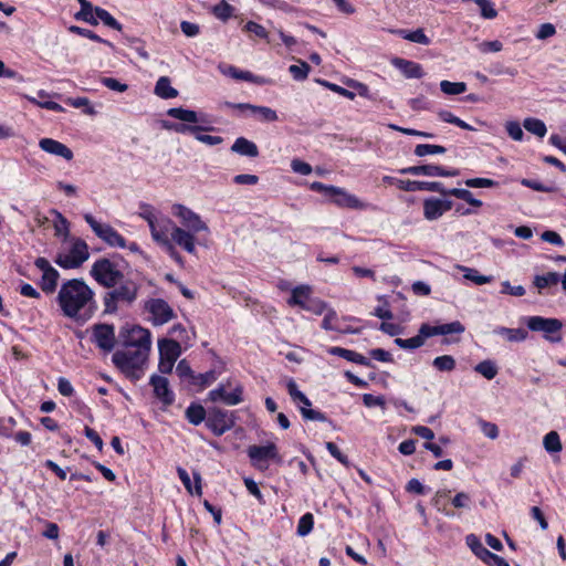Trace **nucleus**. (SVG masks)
Instances as JSON below:
<instances>
[{
  "mask_svg": "<svg viewBox=\"0 0 566 566\" xmlns=\"http://www.w3.org/2000/svg\"><path fill=\"white\" fill-rule=\"evenodd\" d=\"M167 115L169 117L176 118L180 122L188 123L191 125H197V124L203 122L202 118L197 114V112L191 111V109H186L182 107L169 108L167 111Z\"/></svg>",
  "mask_w": 566,
  "mask_h": 566,
  "instance_id": "26",
  "label": "nucleus"
},
{
  "mask_svg": "<svg viewBox=\"0 0 566 566\" xmlns=\"http://www.w3.org/2000/svg\"><path fill=\"white\" fill-rule=\"evenodd\" d=\"M167 115L169 117L176 118L180 122L188 123L191 125H197V124L203 122L202 118L197 114V112L191 111V109H186L182 107L169 108L167 111Z\"/></svg>",
  "mask_w": 566,
  "mask_h": 566,
  "instance_id": "27",
  "label": "nucleus"
},
{
  "mask_svg": "<svg viewBox=\"0 0 566 566\" xmlns=\"http://www.w3.org/2000/svg\"><path fill=\"white\" fill-rule=\"evenodd\" d=\"M149 352L132 347H124L113 355V363L125 375L132 378H139L140 371L148 359Z\"/></svg>",
  "mask_w": 566,
  "mask_h": 566,
  "instance_id": "3",
  "label": "nucleus"
},
{
  "mask_svg": "<svg viewBox=\"0 0 566 566\" xmlns=\"http://www.w3.org/2000/svg\"><path fill=\"white\" fill-rule=\"evenodd\" d=\"M93 296V291L84 281L73 279L61 285L56 301L64 316L77 318L90 306Z\"/></svg>",
  "mask_w": 566,
  "mask_h": 566,
  "instance_id": "2",
  "label": "nucleus"
},
{
  "mask_svg": "<svg viewBox=\"0 0 566 566\" xmlns=\"http://www.w3.org/2000/svg\"><path fill=\"white\" fill-rule=\"evenodd\" d=\"M219 71L223 75L230 76L234 80L252 82V83H255L259 85H264V84L269 83V80H266L265 77L253 75L249 71H241L233 65H222L221 64V65H219Z\"/></svg>",
  "mask_w": 566,
  "mask_h": 566,
  "instance_id": "22",
  "label": "nucleus"
},
{
  "mask_svg": "<svg viewBox=\"0 0 566 566\" xmlns=\"http://www.w3.org/2000/svg\"><path fill=\"white\" fill-rule=\"evenodd\" d=\"M449 491L439 490L436 492L432 499V505L439 511L442 512L448 517H453L455 514L449 510H447V504L444 500L448 497Z\"/></svg>",
  "mask_w": 566,
  "mask_h": 566,
  "instance_id": "42",
  "label": "nucleus"
},
{
  "mask_svg": "<svg viewBox=\"0 0 566 566\" xmlns=\"http://www.w3.org/2000/svg\"><path fill=\"white\" fill-rule=\"evenodd\" d=\"M470 188H490L496 185V182L489 178H470L464 181Z\"/></svg>",
  "mask_w": 566,
  "mask_h": 566,
  "instance_id": "63",
  "label": "nucleus"
},
{
  "mask_svg": "<svg viewBox=\"0 0 566 566\" xmlns=\"http://www.w3.org/2000/svg\"><path fill=\"white\" fill-rule=\"evenodd\" d=\"M35 266L42 271L41 289L45 293H53L60 277L59 272L50 264L45 258H38L34 262Z\"/></svg>",
  "mask_w": 566,
  "mask_h": 566,
  "instance_id": "15",
  "label": "nucleus"
},
{
  "mask_svg": "<svg viewBox=\"0 0 566 566\" xmlns=\"http://www.w3.org/2000/svg\"><path fill=\"white\" fill-rule=\"evenodd\" d=\"M250 113L261 122L271 123L277 120L276 112L266 106L253 105L250 107Z\"/></svg>",
  "mask_w": 566,
  "mask_h": 566,
  "instance_id": "36",
  "label": "nucleus"
},
{
  "mask_svg": "<svg viewBox=\"0 0 566 566\" xmlns=\"http://www.w3.org/2000/svg\"><path fill=\"white\" fill-rule=\"evenodd\" d=\"M465 541L468 546L475 554V556H478L482 562H484L489 566H510L504 558L486 549L475 535H468Z\"/></svg>",
  "mask_w": 566,
  "mask_h": 566,
  "instance_id": "14",
  "label": "nucleus"
},
{
  "mask_svg": "<svg viewBox=\"0 0 566 566\" xmlns=\"http://www.w3.org/2000/svg\"><path fill=\"white\" fill-rule=\"evenodd\" d=\"M457 269L460 270L461 272H463L464 279L472 281L476 285L488 284V283H491L493 280L492 276L482 275L479 273L478 270H475L473 268H468L464 265H457Z\"/></svg>",
  "mask_w": 566,
  "mask_h": 566,
  "instance_id": "33",
  "label": "nucleus"
},
{
  "mask_svg": "<svg viewBox=\"0 0 566 566\" xmlns=\"http://www.w3.org/2000/svg\"><path fill=\"white\" fill-rule=\"evenodd\" d=\"M231 151L248 157H256L259 155L258 146L244 137H239L235 139L231 146Z\"/></svg>",
  "mask_w": 566,
  "mask_h": 566,
  "instance_id": "29",
  "label": "nucleus"
},
{
  "mask_svg": "<svg viewBox=\"0 0 566 566\" xmlns=\"http://www.w3.org/2000/svg\"><path fill=\"white\" fill-rule=\"evenodd\" d=\"M154 93L165 99L178 96V91L170 85V78L168 76H160L158 78Z\"/></svg>",
  "mask_w": 566,
  "mask_h": 566,
  "instance_id": "32",
  "label": "nucleus"
},
{
  "mask_svg": "<svg viewBox=\"0 0 566 566\" xmlns=\"http://www.w3.org/2000/svg\"><path fill=\"white\" fill-rule=\"evenodd\" d=\"M234 423V418L229 411L217 407L209 409L207 426L216 436H222L233 428Z\"/></svg>",
  "mask_w": 566,
  "mask_h": 566,
  "instance_id": "12",
  "label": "nucleus"
},
{
  "mask_svg": "<svg viewBox=\"0 0 566 566\" xmlns=\"http://www.w3.org/2000/svg\"><path fill=\"white\" fill-rule=\"evenodd\" d=\"M138 216L148 223L153 240L175 259L179 260L175 244L190 254L196 253L195 240L191 234L176 226L168 217L157 212L151 206L142 205Z\"/></svg>",
  "mask_w": 566,
  "mask_h": 566,
  "instance_id": "1",
  "label": "nucleus"
},
{
  "mask_svg": "<svg viewBox=\"0 0 566 566\" xmlns=\"http://www.w3.org/2000/svg\"><path fill=\"white\" fill-rule=\"evenodd\" d=\"M84 219L96 237L112 248L126 249V240L111 224L98 222L91 213L84 214Z\"/></svg>",
  "mask_w": 566,
  "mask_h": 566,
  "instance_id": "7",
  "label": "nucleus"
},
{
  "mask_svg": "<svg viewBox=\"0 0 566 566\" xmlns=\"http://www.w3.org/2000/svg\"><path fill=\"white\" fill-rule=\"evenodd\" d=\"M391 63L407 78H420L423 76V71L419 63H416V62L409 61V60H405L401 57H395L391 61Z\"/></svg>",
  "mask_w": 566,
  "mask_h": 566,
  "instance_id": "24",
  "label": "nucleus"
},
{
  "mask_svg": "<svg viewBox=\"0 0 566 566\" xmlns=\"http://www.w3.org/2000/svg\"><path fill=\"white\" fill-rule=\"evenodd\" d=\"M145 310L150 314L155 326L164 325L175 317L171 306L163 298H150L145 303Z\"/></svg>",
  "mask_w": 566,
  "mask_h": 566,
  "instance_id": "11",
  "label": "nucleus"
},
{
  "mask_svg": "<svg viewBox=\"0 0 566 566\" xmlns=\"http://www.w3.org/2000/svg\"><path fill=\"white\" fill-rule=\"evenodd\" d=\"M233 12L232 6H230L226 1H221L220 3L216 4L213 7V13L218 19H221L223 21L228 20Z\"/></svg>",
  "mask_w": 566,
  "mask_h": 566,
  "instance_id": "59",
  "label": "nucleus"
},
{
  "mask_svg": "<svg viewBox=\"0 0 566 566\" xmlns=\"http://www.w3.org/2000/svg\"><path fill=\"white\" fill-rule=\"evenodd\" d=\"M244 30L247 32L253 33L255 36H258L260 39L268 40V36H269L268 31L265 30L264 27H262L261 24H259L256 22H253V21L247 22V24L244 25Z\"/></svg>",
  "mask_w": 566,
  "mask_h": 566,
  "instance_id": "61",
  "label": "nucleus"
},
{
  "mask_svg": "<svg viewBox=\"0 0 566 566\" xmlns=\"http://www.w3.org/2000/svg\"><path fill=\"white\" fill-rule=\"evenodd\" d=\"M313 526H314L313 514L306 513L298 521L297 534L300 536H306L307 534H310L312 532Z\"/></svg>",
  "mask_w": 566,
  "mask_h": 566,
  "instance_id": "52",
  "label": "nucleus"
},
{
  "mask_svg": "<svg viewBox=\"0 0 566 566\" xmlns=\"http://www.w3.org/2000/svg\"><path fill=\"white\" fill-rule=\"evenodd\" d=\"M312 287L310 285H298L291 292V297L287 300L290 306H300L303 308L310 301Z\"/></svg>",
  "mask_w": 566,
  "mask_h": 566,
  "instance_id": "28",
  "label": "nucleus"
},
{
  "mask_svg": "<svg viewBox=\"0 0 566 566\" xmlns=\"http://www.w3.org/2000/svg\"><path fill=\"white\" fill-rule=\"evenodd\" d=\"M91 274L105 287H114L124 279V274L117 269V265L108 259L95 261Z\"/></svg>",
  "mask_w": 566,
  "mask_h": 566,
  "instance_id": "6",
  "label": "nucleus"
},
{
  "mask_svg": "<svg viewBox=\"0 0 566 566\" xmlns=\"http://www.w3.org/2000/svg\"><path fill=\"white\" fill-rule=\"evenodd\" d=\"M297 62L298 64H293L289 67V72L294 80L304 81L308 76L311 66L304 61L297 60Z\"/></svg>",
  "mask_w": 566,
  "mask_h": 566,
  "instance_id": "47",
  "label": "nucleus"
},
{
  "mask_svg": "<svg viewBox=\"0 0 566 566\" xmlns=\"http://www.w3.org/2000/svg\"><path fill=\"white\" fill-rule=\"evenodd\" d=\"M337 321V313L333 308H327L324 313V318L322 322V327L326 331H336L337 327L335 322Z\"/></svg>",
  "mask_w": 566,
  "mask_h": 566,
  "instance_id": "60",
  "label": "nucleus"
},
{
  "mask_svg": "<svg viewBox=\"0 0 566 566\" xmlns=\"http://www.w3.org/2000/svg\"><path fill=\"white\" fill-rule=\"evenodd\" d=\"M527 327L533 332H542L551 342H557L560 337H553L562 328V322L557 318H545L542 316H531L526 321Z\"/></svg>",
  "mask_w": 566,
  "mask_h": 566,
  "instance_id": "13",
  "label": "nucleus"
},
{
  "mask_svg": "<svg viewBox=\"0 0 566 566\" xmlns=\"http://www.w3.org/2000/svg\"><path fill=\"white\" fill-rule=\"evenodd\" d=\"M559 282V274L556 272H548L544 275H536L534 284L538 290L546 289L552 285H556Z\"/></svg>",
  "mask_w": 566,
  "mask_h": 566,
  "instance_id": "43",
  "label": "nucleus"
},
{
  "mask_svg": "<svg viewBox=\"0 0 566 566\" xmlns=\"http://www.w3.org/2000/svg\"><path fill=\"white\" fill-rule=\"evenodd\" d=\"M328 306L324 301L318 298L310 300L303 310L312 312L315 315H322L327 311Z\"/></svg>",
  "mask_w": 566,
  "mask_h": 566,
  "instance_id": "57",
  "label": "nucleus"
},
{
  "mask_svg": "<svg viewBox=\"0 0 566 566\" xmlns=\"http://www.w3.org/2000/svg\"><path fill=\"white\" fill-rule=\"evenodd\" d=\"M172 213L180 220L181 228L189 232L195 241L197 233L209 232L207 223L202 221L200 216L186 206L175 205Z\"/></svg>",
  "mask_w": 566,
  "mask_h": 566,
  "instance_id": "8",
  "label": "nucleus"
},
{
  "mask_svg": "<svg viewBox=\"0 0 566 566\" xmlns=\"http://www.w3.org/2000/svg\"><path fill=\"white\" fill-rule=\"evenodd\" d=\"M328 353L332 355L343 357L348 361H353L363 366H370V361L365 356L354 350H349L342 347H331L328 348Z\"/></svg>",
  "mask_w": 566,
  "mask_h": 566,
  "instance_id": "31",
  "label": "nucleus"
},
{
  "mask_svg": "<svg viewBox=\"0 0 566 566\" xmlns=\"http://www.w3.org/2000/svg\"><path fill=\"white\" fill-rule=\"evenodd\" d=\"M150 385L154 387L156 397L165 405H171L174 402V394L169 389V382L166 377L153 375L150 378Z\"/></svg>",
  "mask_w": 566,
  "mask_h": 566,
  "instance_id": "23",
  "label": "nucleus"
},
{
  "mask_svg": "<svg viewBox=\"0 0 566 566\" xmlns=\"http://www.w3.org/2000/svg\"><path fill=\"white\" fill-rule=\"evenodd\" d=\"M69 31L72 33L88 38L92 41L104 43L105 45L113 48V44L109 41L102 39L96 33H94L93 31H91L88 29H84V28H81L77 25H71L69 28Z\"/></svg>",
  "mask_w": 566,
  "mask_h": 566,
  "instance_id": "51",
  "label": "nucleus"
},
{
  "mask_svg": "<svg viewBox=\"0 0 566 566\" xmlns=\"http://www.w3.org/2000/svg\"><path fill=\"white\" fill-rule=\"evenodd\" d=\"M480 428L483 434L492 440L499 437V428L495 423L481 420Z\"/></svg>",
  "mask_w": 566,
  "mask_h": 566,
  "instance_id": "62",
  "label": "nucleus"
},
{
  "mask_svg": "<svg viewBox=\"0 0 566 566\" xmlns=\"http://www.w3.org/2000/svg\"><path fill=\"white\" fill-rule=\"evenodd\" d=\"M217 379L216 373L213 370L207 371L205 374H199L192 376L191 384L199 386L201 389L206 386L211 385Z\"/></svg>",
  "mask_w": 566,
  "mask_h": 566,
  "instance_id": "54",
  "label": "nucleus"
},
{
  "mask_svg": "<svg viewBox=\"0 0 566 566\" xmlns=\"http://www.w3.org/2000/svg\"><path fill=\"white\" fill-rule=\"evenodd\" d=\"M523 127L528 133H531L539 138H543L547 133L545 123L543 120H541L538 118H534V117L525 118L523 122Z\"/></svg>",
  "mask_w": 566,
  "mask_h": 566,
  "instance_id": "34",
  "label": "nucleus"
},
{
  "mask_svg": "<svg viewBox=\"0 0 566 566\" xmlns=\"http://www.w3.org/2000/svg\"><path fill=\"white\" fill-rule=\"evenodd\" d=\"M186 418L195 426L200 424L206 418V410L200 405H190L186 410Z\"/></svg>",
  "mask_w": 566,
  "mask_h": 566,
  "instance_id": "39",
  "label": "nucleus"
},
{
  "mask_svg": "<svg viewBox=\"0 0 566 566\" xmlns=\"http://www.w3.org/2000/svg\"><path fill=\"white\" fill-rule=\"evenodd\" d=\"M93 342L103 350L111 352L115 346V331L112 325L97 324L93 328Z\"/></svg>",
  "mask_w": 566,
  "mask_h": 566,
  "instance_id": "16",
  "label": "nucleus"
},
{
  "mask_svg": "<svg viewBox=\"0 0 566 566\" xmlns=\"http://www.w3.org/2000/svg\"><path fill=\"white\" fill-rule=\"evenodd\" d=\"M440 88L447 95H459L467 91V84L464 82H450L444 80L440 82Z\"/></svg>",
  "mask_w": 566,
  "mask_h": 566,
  "instance_id": "48",
  "label": "nucleus"
},
{
  "mask_svg": "<svg viewBox=\"0 0 566 566\" xmlns=\"http://www.w3.org/2000/svg\"><path fill=\"white\" fill-rule=\"evenodd\" d=\"M448 195L457 197L459 199H462L465 202H468L470 206H473L476 208L482 206V201L479 199H475L473 197V193L468 189L453 188V189L448 190Z\"/></svg>",
  "mask_w": 566,
  "mask_h": 566,
  "instance_id": "41",
  "label": "nucleus"
},
{
  "mask_svg": "<svg viewBox=\"0 0 566 566\" xmlns=\"http://www.w3.org/2000/svg\"><path fill=\"white\" fill-rule=\"evenodd\" d=\"M167 128L174 130L175 133H178V134H192L193 136L196 135V133L198 132H203V130H210L211 128H208V127H202V126H199V125H191V124H188V123H178V124H170V125H167L166 126Z\"/></svg>",
  "mask_w": 566,
  "mask_h": 566,
  "instance_id": "45",
  "label": "nucleus"
},
{
  "mask_svg": "<svg viewBox=\"0 0 566 566\" xmlns=\"http://www.w3.org/2000/svg\"><path fill=\"white\" fill-rule=\"evenodd\" d=\"M90 256L88 247L82 239L71 238L64 240L55 258V263L64 269L78 268Z\"/></svg>",
  "mask_w": 566,
  "mask_h": 566,
  "instance_id": "4",
  "label": "nucleus"
},
{
  "mask_svg": "<svg viewBox=\"0 0 566 566\" xmlns=\"http://www.w3.org/2000/svg\"><path fill=\"white\" fill-rule=\"evenodd\" d=\"M505 129L509 134V136L514 140H522L524 137V132L522 129V126L518 122L515 120H509L505 124Z\"/></svg>",
  "mask_w": 566,
  "mask_h": 566,
  "instance_id": "56",
  "label": "nucleus"
},
{
  "mask_svg": "<svg viewBox=\"0 0 566 566\" xmlns=\"http://www.w3.org/2000/svg\"><path fill=\"white\" fill-rule=\"evenodd\" d=\"M397 33L400 34L403 39L415 43L423 45H428L430 43L429 38L424 34L422 29H417L412 32H408L406 30H398Z\"/></svg>",
  "mask_w": 566,
  "mask_h": 566,
  "instance_id": "44",
  "label": "nucleus"
},
{
  "mask_svg": "<svg viewBox=\"0 0 566 566\" xmlns=\"http://www.w3.org/2000/svg\"><path fill=\"white\" fill-rule=\"evenodd\" d=\"M247 452L252 465L260 470L268 469L270 460H273L277 463L282 462L277 447L273 442H269L265 446H250Z\"/></svg>",
  "mask_w": 566,
  "mask_h": 566,
  "instance_id": "10",
  "label": "nucleus"
},
{
  "mask_svg": "<svg viewBox=\"0 0 566 566\" xmlns=\"http://www.w3.org/2000/svg\"><path fill=\"white\" fill-rule=\"evenodd\" d=\"M119 337L124 347L150 350V332L142 326H125L120 329Z\"/></svg>",
  "mask_w": 566,
  "mask_h": 566,
  "instance_id": "9",
  "label": "nucleus"
},
{
  "mask_svg": "<svg viewBox=\"0 0 566 566\" xmlns=\"http://www.w3.org/2000/svg\"><path fill=\"white\" fill-rule=\"evenodd\" d=\"M118 284L103 297L105 312L108 314L117 312L119 304L130 305L137 300L139 285L136 282L123 279Z\"/></svg>",
  "mask_w": 566,
  "mask_h": 566,
  "instance_id": "5",
  "label": "nucleus"
},
{
  "mask_svg": "<svg viewBox=\"0 0 566 566\" xmlns=\"http://www.w3.org/2000/svg\"><path fill=\"white\" fill-rule=\"evenodd\" d=\"M399 172L402 175L437 177L438 174H441V166H437V165L410 166V167L400 169Z\"/></svg>",
  "mask_w": 566,
  "mask_h": 566,
  "instance_id": "30",
  "label": "nucleus"
},
{
  "mask_svg": "<svg viewBox=\"0 0 566 566\" xmlns=\"http://www.w3.org/2000/svg\"><path fill=\"white\" fill-rule=\"evenodd\" d=\"M451 504L455 509L470 510L472 500L470 494L465 492H458L452 499Z\"/></svg>",
  "mask_w": 566,
  "mask_h": 566,
  "instance_id": "53",
  "label": "nucleus"
},
{
  "mask_svg": "<svg viewBox=\"0 0 566 566\" xmlns=\"http://www.w3.org/2000/svg\"><path fill=\"white\" fill-rule=\"evenodd\" d=\"M329 197L333 198L335 205L343 208H352V209H364L365 203H363L356 196L348 193L343 188L333 187L329 189Z\"/></svg>",
  "mask_w": 566,
  "mask_h": 566,
  "instance_id": "20",
  "label": "nucleus"
},
{
  "mask_svg": "<svg viewBox=\"0 0 566 566\" xmlns=\"http://www.w3.org/2000/svg\"><path fill=\"white\" fill-rule=\"evenodd\" d=\"M94 7L91 4V8H81L78 12L75 13L74 18L80 21L87 22L92 25H97L98 21L95 18Z\"/></svg>",
  "mask_w": 566,
  "mask_h": 566,
  "instance_id": "55",
  "label": "nucleus"
},
{
  "mask_svg": "<svg viewBox=\"0 0 566 566\" xmlns=\"http://www.w3.org/2000/svg\"><path fill=\"white\" fill-rule=\"evenodd\" d=\"M426 337L421 333V327L419 328L418 335L411 338H396L395 344L402 349H416L421 347L424 344Z\"/></svg>",
  "mask_w": 566,
  "mask_h": 566,
  "instance_id": "38",
  "label": "nucleus"
},
{
  "mask_svg": "<svg viewBox=\"0 0 566 566\" xmlns=\"http://www.w3.org/2000/svg\"><path fill=\"white\" fill-rule=\"evenodd\" d=\"M543 444L547 452H559L563 448L556 431L548 432L543 439Z\"/></svg>",
  "mask_w": 566,
  "mask_h": 566,
  "instance_id": "49",
  "label": "nucleus"
},
{
  "mask_svg": "<svg viewBox=\"0 0 566 566\" xmlns=\"http://www.w3.org/2000/svg\"><path fill=\"white\" fill-rule=\"evenodd\" d=\"M475 3L479 6L481 15L484 19H494L497 15V11L490 0H475Z\"/></svg>",
  "mask_w": 566,
  "mask_h": 566,
  "instance_id": "58",
  "label": "nucleus"
},
{
  "mask_svg": "<svg viewBox=\"0 0 566 566\" xmlns=\"http://www.w3.org/2000/svg\"><path fill=\"white\" fill-rule=\"evenodd\" d=\"M464 329V326L459 321L436 326L429 324L421 325V333L426 338L437 335L462 334Z\"/></svg>",
  "mask_w": 566,
  "mask_h": 566,
  "instance_id": "19",
  "label": "nucleus"
},
{
  "mask_svg": "<svg viewBox=\"0 0 566 566\" xmlns=\"http://www.w3.org/2000/svg\"><path fill=\"white\" fill-rule=\"evenodd\" d=\"M452 202L437 198L426 199L423 202V216L427 220H437L443 216L444 212L451 210Z\"/></svg>",
  "mask_w": 566,
  "mask_h": 566,
  "instance_id": "18",
  "label": "nucleus"
},
{
  "mask_svg": "<svg viewBox=\"0 0 566 566\" xmlns=\"http://www.w3.org/2000/svg\"><path fill=\"white\" fill-rule=\"evenodd\" d=\"M39 147L50 154L70 161L73 159V151L63 143L53 138H42L39 142Z\"/></svg>",
  "mask_w": 566,
  "mask_h": 566,
  "instance_id": "21",
  "label": "nucleus"
},
{
  "mask_svg": "<svg viewBox=\"0 0 566 566\" xmlns=\"http://www.w3.org/2000/svg\"><path fill=\"white\" fill-rule=\"evenodd\" d=\"M494 333L504 336L509 342H523L527 337V332L523 328L497 327Z\"/></svg>",
  "mask_w": 566,
  "mask_h": 566,
  "instance_id": "35",
  "label": "nucleus"
},
{
  "mask_svg": "<svg viewBox=\"0 0 566 566\" xmlns=\"http://www.w3.org/2000/svg\"><path fill=\"white\" fill-rule=\"evenodd\" d=\"M94 12L97 21L101 20L105 25L116 31H122V24L107 10L95 7Z\"/></svg>",
  "mask_w": 566,
  "mask_h": 566,
  "instance_id": "37",
  "label": "nucleus"
},
{
  "mask_svg": "<svg viewBox=\"0 0 566 566\" xmlns=\"http://www.w3.org/2000/svg\"><path fill=\"white\" fill-rule=\"evenodd\" d=\"M432 365L439 371H452L455 368V359L451 355H442L436 357Z\"/></svg>",
  "mask_w": 566,
  "mask_h": 566,
  "instance_id": "50",
  "label": "nucleus"
},
{
  "mask_svg": "<svg viewBox=\"0 0 566 566\" xmlns=\"http://www.w3.org/2000/svg\"><path fill=\"white\" fill-rule=\"evenodd\" d=\"M446 151V147L431 144H419L415 148V155L418 157H424L427 155H440L444 154Z\"/></svg>",
  "mask_w": 566,
  "mask_h": 566,
  "instance_id": "46",
  "label": "nucleus"
},
{
  "mask_svg": "<svg viewBox=\"0 0 566 566\" xmlns=\"http://www.w3.org/2000/svg\"><path fill=\"white\" fill-rule=\"evenodd\" d=\"M159 357L177 360L181 354L180 344L174 339H160L158 342Z\"/></svg>",
  "mask_w": 566,
  "mask_h": 566,
  "instance_id": "25",
  "label": "nucleus"
},
{
  "mask_svg": "<svg viewBox=\"0 0 566 566\" xmlns=\"http://www.w3.org/2000/svg\"><path fill=\"white\" fill-rule=\"evenodd\" d=\"M102 84L105 85L107 88L112 91H116L119 93H123L127 91L128 86L127 84L120 83L118 80L114 77H103L101 80Z\"/></svg>",
  "mask_w": 566,
  "mask_h": 566,
  "instance_id": "64",
  "label": "nucleus"
},
{
  "mask_svg": "<svg viewBox=\"0 0 566 566\" xmlns=\"http://www.w3.org/2000/svg\"><path fill=\"white\" fill-rule=\"evenodd\" d=\"M474 370L489 380L493 379L497 375V371H499L495 363L490 359H485V360L479 363L474 367Z\"/></svg>",
  "mask_w": 566,
  "mask_h": 566,
  "instance_id": "40",
  "label": "nucleus"
},
{
  "mask_svg": "<svg viewBox=\"0 0 566 566\" xmlns=\"http://www.w3.org/2000/svg\"><path fill=\"white\" fill-rule=\"evenodd\" d=\"M242 392L241 386H237L233 391L228 392L226 386L221 384L209 392L208 399L212 402L222 401L228 406H237L242 401Z\"/></svg>",
  "mask_w": 566,
  "mask_h": 566,
  "instance_id": "17",
  "label": "nucleus"
}]
</instances>
